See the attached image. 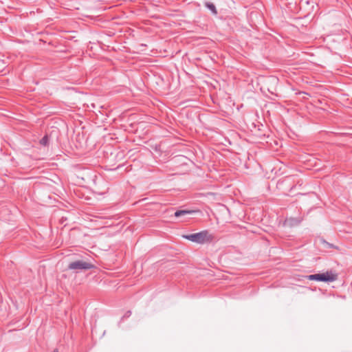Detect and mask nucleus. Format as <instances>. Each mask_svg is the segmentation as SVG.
<instances>
[{
	"label": "nucleus",
	"mask_w": 352,
	"mask_h": 352,
	"mask_svg": "<svg viewBox=\"0 0 352 352\" xmlns=\"http://www.w3.org/2000/svg\"><path fill=\"white\" fill-rule=\"evenodd\" d=\"M193 212H194L193 210H181L176 211L175 212V216L176 217H180L184 216L186 214H192Z\"/></svg>",
	"instance_id": "20e7f679"
},
{
	"label": "nucleus",
	"mask_w": 352,
	"mask_h": 352,
	"mask_svg": "<svg viewBox=\"0 0 352 352\" xmlns=\"http://www.w3.org/2000/svg\"><path fill=\"white\" fill-rule=\"evenodd\" d=\"M306 278L309 280L332 282L336 279V275L333 274L331 272H327L326 273L322 274L308 275L306 276Z\"/></svg>",
	"instance_id": "f03ea898"
},
{
	"label": "nucleus",
	"mask_w": 352,
	"mask_h": 352,
	"mask_svg": "<svg viewBox=\"0 0 352 352\" xmlns=\"http://www.w3.org/2000/svg\"><path fill=\"white\" fill-rule=\"evenodd\" d=\"M206 6L214 14H217V10L215 6L212 3H206Z\"/></svg>",
	"instance_id": "39448f33"
},
{
	"label": "nucleus",
	"mask_w": 352,
	"mask_h": 352,
	"mask_svg": "<svg viewBox=\"0 0 352 352\" xmlns=\"http://www.w3.org/2000/svg\"><path fill=\"white\" fill-rule=\"evenodd\" d=\"M298 221L296 219H287L285 221V224L287 225H289V226H292L294 225V223H298Z\"/></svg>",
	"instance_id": "0eeeda50"
},
{
	"label": "nucleus",
	"mask_w": 352,
	"mask_h": 352,
	"mask_svg": "<svg viewBox=\"0 0 352 352\" xmlns=\"http://www.w3.org/2000/svg\"><path fill=\"white\" fill-rule=\"evenodd\" d=\"M49 143V138L47 135H45L41 140L40 144L44 146H46L48 145Z\"/></svg>",
	"instance_id": "423d86ee"
},
{
	"label": "nucleus",
	"mask_w": 352,
	"mask_h": 352,
	"mask_svg": "<svg viewBox=\"0 0 352 352\" xmlns=\"http://www.w3.org/2000/svg\"><path fill=\"white\" fill-rule=\"evenodd\" d=\"M94 267V265L88 262L78 260L72 262L68 265V269L71 270H90Z\"/></svg>",
	"instance_id": "7ed1b4c3"
},
{
	"label": "nucleus",
	"mask_w": 352,
	"mask_h": 352,
	"mask_svg": "<svg viewBox=\"0 0 352 352\" xmlns=\"http://www.w3.org/2000/svg\"><path fill=\"white\" fill-rule=\"evenodd\" d=\"M53 352H58L57 350L54 351Z\"/></svg>",
	"instance_id": "6e6552de"
},
{
	"label": "nucleus",
	"mask_w": 352,
	"mask_h": 352,
	"mask_svg": "<svg viewBox=\"0 0 352 352\" xmlns=\"http://www.w3.org/2000/svg\"><path fill=\"white\" fill-rule=\"evenodd\" d=\"M183 237L198 244L210 243L214 238L212 234H211L208 230H203L194 234L183 235Z\"/></svg>",
	"instance_id": "f257e3e1"
}]
</instances>
